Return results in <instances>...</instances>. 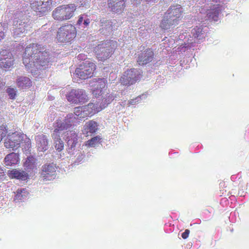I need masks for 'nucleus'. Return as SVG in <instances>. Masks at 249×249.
Returning <instances> with one entry per match:
<instances>
[{"instance_id":"f257e3e1","label":"nucleus","mask_w":249,"mask_h":249,"mask_svg":"<svg viewBox=\"0 0 249 249\" xmlns=\"http://www.w3.org/2000/svg\"><path fill=\"white\" fill-rule=\"evenodd\" d=\"M44 50L43 47L36 43L31 44L25 48L23 63L27 69H31L32 73L48 68L49 54Z\"/></svg>"},{"instance_id":"f03ea898","label":"nucleus","mask_w":249,"mask_h":249,"mask_svg":"<svg viewBox=\"0 0 249 249\" xmlns=\"http://www.w3.org/2000/svg\"><path fill=\"white\" fill-rule=\"evenodd\" d=\"M77 6L74 3H69L59 5L52 12L53 18L58 21L62 22L69 20L75 15Z\"/></svg>"},{"instance_id":"7ed1b4c3","label":"nucleus","mask_w":249,"mask_h":249,"mask_svg":"<svg viewBox=\"0 0 249 249\" xmlns=\"http://www.w3.org/2000/svg\"><path fill=\"white\" fill-rule=\"evenodd\" d=\"M116 41L106 40L102 42L94 48V52L99 61H104L109 58L117 48Z\"/></svg>"},{"instance_id":"20e7f679","label":"nucleus","mask_w":249,"mask_h":249,"mask_svg":"<svg viewBox=\"0 0 249 249\" xmlns=\"http://www.w3.org/2000/svg\"><path fill=\"white\" fill-rule=\"evenodd\" d=\"M16 20L14 25L16 26L14 30V36L16 37L25 33L31 28V20L29 17L25 12L18 11L16 14Z\"/></svg>"},{"instance_id":"39448f33","label":"nucleus","mask_w":249,"mask_h":249,"mask_svg":"<svg viewBox=\"0 0 249 249\" xmlns=\"http://www.w3.org/2000/svg\"><path fill=\"white\" fill-rule=\"evenodd\" d=\"M76 36V27L72 24L66 23L58 28L56 38L59 42H70L73 40Z\"/></svg>"},{"instance_id":"423d86ee","label":"nucleus","mask_w":249,"mask_h":249,"mask_svg":"<svg viewBox=\"0 0 249 249\" xmlns=\"http://www.w3.org/2000/svg\"><path fill=\"white\" fill-rule=\"evenodd\" d=\"M95 64L89 61H86L79 66L75 70V74L81 79H87L93 76L96 70Z\"/></svg>"},{"instance_id":"0eeeda50","label":"nucleus","mask_w":249,"mask_h":249,"mask_svg":"<svg viewBox=\"0 0 249 249\" xmlns=\"http://www.w3.org/2000/svg\"><path fill=\"white\" fill-rule=\"evenodd\" d=\"M142 71L136 69H128L124 72L120 79V81L124 85H131L140 80Z\"/></svg>"},{"instance_id":"6e6552de","label":"nucleus","mask_w":249,"mask_h":249,"mask_svg":"<svg viewBox=\"0 0 249 249\" xmlns=\"http://www.w3.org/2000/svg\"><path fill=\"white\" fill-rule=\"evenodd\" d=\"M68 101L71 104L85 103L88 99L85 90L83 89H72L66 95Z\"/></svg>"},{"instance_id":"1a4fd4ad","label":"nucleus","mask_w":249,"mask_h":249,"mask_svg":"<svg viewBox=\"0 0 249 249\" xmlns=\"http://www.w3.org/2000/svg\"><path fill=\"white\" fill-rule=\"evenodd\" d=\"M32 9L37 15L42 16L46 15L51 9L52 2L50 0H36L30 3Z\"/></svg>"},{"instance_id":"9d476101","label":"nucleus","mask_w":249,"mask_h":249,"mask_svg":"<svg viewBox=\"0 0 249 249\" xmlns=\"http://www.w3.org/2000/svg\"><path fill=\"white\" fill-rule=\"evenodd\" d=\"M22 134L15 132L7 135L4 140V146L6 148H12L13 150L17 149L20 146V143L23 141Z\"/></svg>"},{"instance_id":"9b49d317","label":"nucleus","mask_w":249,"mask_h":249,"mask_svg":"<svg viewBox=\"0 0 249 249\" xmlns=\"http://www.w3.org/2000/svg\"><path fill=\"white\" fill-rule=\"evenodd\" d=\"M15 63L14 56L11 52L6 50H0V67L9 69Z\"/></svg>"},{"instance_id":"f8f14e48","label":"nucleus","mask_w":249,"mask_h":249,"mask_svg":"<svg viewBox=\"0 0 249 249\" xmlns=\"http://www.w3.org/2000/svg\"><path fill=\"white\" fill-rule=\"evenodd\" d=\"M107 80L106 78L95 79L94 84L92 85V94L95 97L102 95L104 90L107 88Z\"/></svg>"},{"instance_id":"ddd939ff","label":"nucleus","mask_w":249,"mask_h":249,"mask_svg":"<svg viewBox=\"0 0 249 249\" xmlns=\"http://www.w3.org/2000/svg\"><path fill=\"white\" fill-rule=\"evenodd\" d=\"M154 56L153 50L147 48L138 54L137 62L140 65H146L153 60Z\"/></svg>"},{"instance_id":"4468645a","label":"nucleus","mask_w":249,"mask_h":249,"mask_svg":"<svg viewBox=\"0 0 249 249\" xmlns=\"http://www.w3.org/2000/svg\"><path fill=\"white\" fill-rule=\"evenodd\" d=\"M55 167L53 165L45 164L42 166L41 178L43 181L51 180L56 177Z\"/></svg>"},{"instance_id":"2eb2a0df","label":"nucleus","mask_w":249,"mask_h":249,"mask_svg":"<svg viewBox=\"0 0 249 249\" xmlns=\"http://www.w3.org/2000/svg\"><path fill=\"white\" fill-rule=\"evenodd\" d=\"M167 18L172 21L173 24H178V21L180 19L182 11L180 5H174L170 7L167 11Z\"/></svg>"},{"instance_id":"dca6fc26","label":"nucleus","mask_w":249,"mask_h":249,"mask_svg":"<svg viewBox=\"0 0 249 249\" xmlns=\"http://www.w3.org/2000/svg\"><path fill=\"white\" fill-rule=\"evenodd\" d=\"M126 0H107V6L113 13H121L125 7Z\"/></svg>"},{"instance_id":"f3484780","label":"nucleus","mask_w":249,"mask_h":249,"mask_svg":"<svg viewBox=\"0 0 249 249\" xmlns=\"http://www.w3.org/2000/svg\"><path fill=\"white\" fill-rule=\"evenodd\" d=\"M7 175L11 179L16 178L19 180H25L28 178V174L24 171L14 169L9 170Z\"/></svg>"},{"instance_id":"a211bd4d","label":"nucleus","mask_w":249,"mask_h":249,"mask_svg":"<svg viewBox=\"0 0 249 249\" xmlns=\"http://www.w3.org/2000/svg\"><path fill=\"white\" fill-rule=\"evenodd\" d=\"M37 149L39 151H45L48 148V140L47 136L41 134L36 137Z\"/></svg>"},{"instance_id":"6ab92c4d","label":"nucleus","mask_w":249,"mask_h":249,"mask_svg":"<svg viewBox=\"0 0 249 249\" xmlns=\"http://www.w3.org/2000/svg\"><path fill=\"white\" fill-rule=\"evenodd\" d=\"M101 110V107H99L97 104L89 103L87 106L83 107V112L84 114V118L91 116Z\"/></svg>"},{"instance_id":"aec40b11","label":"nucleus","mask_w":249,"mask_h":249,"mask_svg":"<svg viewBox=\"0 0 249 249\" xmlns=\"http://www.w3.org/2000/svg\"><path fill=\"white\" fill-rule=\"evenodd\" d=\"M19 161V155L12 152L6 156L4 159V163L6 166H12L17 164Z\"/></svg>"},{"instance_id":"412c9836","label":"nucleus","mask_w":249,"mask_h":249,"mask_svg":"<svg viewBox=\"0 0 249 249\" xmlns=\"http://www.w3.org/2000/svg\"><path fill=\"white\" fill-rule=\"evenodd\" d=\"M77 134L73 131H67L64 133V139L69 143L72 142L71 147H74L77 143Z\"/></svg>"},{"instance_id":"4be33fe9","label":"nucleus","mask_w":249,"mask_h":249,"mask_svg":"<svg viewBox=\"0 0 249 249\" xmlns=\"http://www.w3.org/2000/svg\"><path fill=\"white\" fill-rule=\"evenodd\" d=\"M221 10V6L219 5H214L213 8L208 12V18L214 21H217L218 15Z\"/></svg>"},{"instance_id":"5701e85b","label":"nucleus","mask_w":249,"mask_h":249,"mask_svg":"<svg viewBox=\"0 0 249 249\" xmlns=\"http://www.w3.org/2000/svg\"><path fill=\"white\" fill-rule=\"evenodd\" d=\"M17 85L18 88L24 89L30 87L32 82L28 77L20 76L17 79Z\"/></svg>"},{"instance_id":"b1692460","label":"nucleus","mask_w":249,"mask_h":249,"mask_svg":"<svg viewBox=\"0 0 249 249\" xmlns=\"http://www.w3.org/2000/svg\"><path fill=\"white\" fill-rule=\"evenodd\" d=\"M52 137L54 142V146L55 149L59 152L62 151L64 149V144L60 138V135L53 133Z\"/></svg>"},{"instance_id":"393cba45","label":"nucleus","mask_w":249,"mask_h":249,"mask_svg":"<svg viewBox=\"0 0 249 249\" xmlns=\"http://www.w3.org/2000/svg\"><path fill=\"white\" fill-rule=\"evenodd\" d=\"M54 129L53 133H56L57 135H60V131L67 130V125L60 120H57L54 124Z\"/></svg>"},{"instance_id":"a878e982","label":"nucleus","mask_w":249,"mask_h":249,"mask_svg":"<svg viewBox=\"0 0 249 249\" xmlns=\"http://www.w3.org/2000/svg\"><path fill=\"white\" fill-rule=\"evenodd\" d=\"M77 119L78 118L75 116V115L72 113L68 114L64 121V123L66 124V125H67V129L73 125Z\"/></svg>"},{"instance_id":"bb28decb","label":"nucleus","mask_w":249,"mask_h":249,"mask_svg":"<svg viewBox=\"0 0 249 249\" xmlns=\"http://www.w3.org/2000/svg\"><path fill=\"white\" fill-rule=\"evenodd\" d=\"M29 192L25 188H20L17 191V194L15 196L16 199L22 200L27 198Z\"/></svg>"},{"instance_id":"cd10ccee","label":"nucleus","mask_w":249,"mask_h":249,"mask_svg":"<svg viewBox=\"0 0 249 249\" xmlns=\"http://www.w3.org/2000/svg\"><path fill=\"white\" fill-rule=\"evenodd\" d=\"M97 123L94 121L87 122L85 125V130H88L91 133H95L98 129Z\"/></svg>"},{"instance_id":"c85d7f7f","label":"nucleus","mask_w":249,"mask_h":249,"mask_svg":"<svg viewBox=\"0 0 249 249\" xmlns=\"http://www.w3.org/2000/svg\"><path fill=\"white\" fill-rule=\"evenodd\" d=\"M203 29L201 26H196L192 30V34L193 36L197 39H200L203 37V35L204 34Z\"/></svg>"},{"instance_id":"c756f323","label":"nucleus","mask_w":249,"mask_h":249,"mask_svg":"<svg viewBox=\"0 0 249 249\" xmlns=\"http://www.w3.org/2000/svg\"><path fill=\"white\" fill-rule=\"evenodd\" d=\"M35 159L33 157L30 156L27 158L24 164L27 168L33 169L35 167Z\"/></svg>"},{"instance_id":"7c9ffc66","label":"nucleus","mask_w":249,"mask_h":249,"mask_svg":"<svg viewBox=\"0 0 249 249\" xmlns=\"http://www.w3.org/2000/svg\"><path fill=\"white\" fill-rule=\"evenodd\" d=\"M172 22V21L167 18V19H163L161 21L160 26L162 29L167 30L170 28L171 25H173Z\"/></svg>"},{"instance_id":"2f4dec72","label":"nucleus","mask_w":249,"mask_h":249,"mask_svg":"<svg viewBox=\"0 0 249 249\" xmlns=\"http://www.w3.org/2000/svg\"><path fill=\"white\" fill-rule=\"evenodd\" d=\"M6 92L11 99H15L17 95V90L15 88L9 87L6 89Z\"/></svg>"},{"instance_id":"473e14b6","label":"nucleus","mask_w":249,"mask_h":249,"mask_svg":"<svg viewBox=\"0 0 249 249\" xmlns=\"http://www.w3.org/2000/svg\"><path fill=\"white\" fill-rule=\"evenodd\" d=\"M100 140L101 138L99 136L94 137L87 141V144L90 147L95 146L100 142Z\"/></svg>"},{"instance_id":"72a5a7b5","label":"nucleus","mask_w":249,"mask_h":249,"mask_svg":"<svg viewBox=\"0 0 249 249\" xmlns=\"http://www.w3.org/2000/svg\"><path fill=\"white\" fill-rule=\"evenodd\" d=\"M83 107H78L74 108V115L75 116L79 117V118H84V114L83 112Z\"/></svg>"},{"instance_id":"f704fd0d","label":"nucleus","mask_w":249,"mask_h":249,"mask_svg":"<svg viewBox=\"0 0 249 249\" xmlns=\"http://www.w3.org/2000/svg\"><path fill=\"white\" fill-rule=\"evenodd\" d=\"M8 133L7 129L4 125L0 126V142Z\"/></svg>"},{"instance_id":"c9c22d12","label":"nucleus","mask_w":249,"mask_h":249,"mask_svg":"<svg viewBox=\"0 0 249 249\" xmlns=\"http://www.w3.org/2000/svg\"><path fill=\"white\" fill-rule=\"evenodd\" d=\"M87 15L85 14L80 15L78 17V19L77 21L76 24L77 25L80 26L81 25L82 23L84 21V19L86 18Z\"/></svg>"},{"instance_id":"e433bc0d","label":"nucleus","mask_w":249,"mask_h":249,"mask_svg":"<svg viewBox=\"0 0 249 249\" xmlns=\"http://www.w3.org/2000/svg\"><path fill=\"white\" fill-rule=\"evenodd\" d=\"M142 96H139L136 97L135 99H133L129 101V104L130 105H135L137 103L141 101Z\"/></svg>"},{"instance_id":"4c0bfd02","label":"nucleus","mask_w":249,"mask_h":249,"mask_svg":"<svg viewBox=\"0 0 249 249\" xmlns=\"http://www.w3.org/2000/svg\"><path fill=\"white\" fill-rule=\"evenodd\" d=\"M190 230H188V229H186L184 231V232H183L182 234H181V237L183 239H187L188 236H189V235L190 234Z\"/></svg>"},{"instance_id":"58836bf2","label":"nucleus","mask_w":249,"mask_h":249,"mask_svg":"<svg viewBox=\"0 0 249 249\" xmlns=\"http://www.w3.org/2000/svg\"><path fill=\"white\" fill-rule=\"evenodd\" d=\"M90 19L88 18H85L84 20V25H85V26L87 27L88 26L89 24L90 23Z\"/></svg>"},{"instance_id":"ea45409f","label":"nucleus","mask_w":249,"mask_h":249,"mask_svg":"<svg viewBox=\"0 0 249 249\" xmlns=\"http://www.w3.org/2000/svg\"><path fill=\"white\" fill-rule=\"evenodd\" d=\"M5 33L2 31L0 32V40L3 39Z\"/></svg>"},{"instance_id":"a19ab883","label":"nucleus","mask_w":249,"mask_h":249,"mask_svg":"<svg viewBox=\"0 0 249 249\" xmlns=\"http://www.w3.org/2000/svg\"><path fill=\"white\" fill-rule=\"evenodd\" d=\"M142 48V50H143L144 49V46H141L140 48L141 49Z\"/></svg>"},{"instance_id":"79ce46f5","label":"nucleus","mask_w":249,"mask_h":249,"mask_svg":"<svg viewBox=\"0 0 249 249\" xmlns=\"http://www.w3.org/2000/svg\"><path fill=\"white\" fill-rule=\"evenodd\" d=\"M213 1H216V0H213Z\"/></svg>"}]
</instances>
